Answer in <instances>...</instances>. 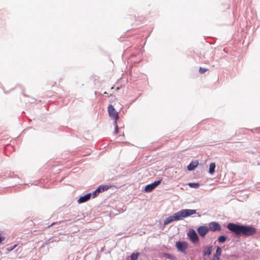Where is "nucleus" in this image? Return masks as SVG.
Here are the masks:
<instances>
[{
    "label": "nucleus",
    "mask_w": 260,
    "mask_h": 260,
    "mask_svg": "<svg viewBox=\"0 0 260 260\" xmlns=\"http://www.w3.org/2000/svg\"><path fill=\"white\" fill-rule=\"evenodd\" d=\"M227 228L230 231L238 235L250 236L256 233V229L254 228L247 225H239L233 223H229L227 225Z\"/></svg>",
    "instance_id": "f257e3e1"
},
{
    "label": "nucleus",
    "mask_w": 260,
    "mask_h": 260,
    "mask_svg": "<svg viewBox=\"0 0 260 260\" xmlns=\"http://www.w3.org/2000/svg\"><path fill=\"white\" fill-rule=\"evenodd\" d=\"M196 213V210L192 209H182L172 216L167 218L164 221V225H167L174 221H177L183 218H185Z\"/></svg>",
    "instance_id": "f03ea898"
},
{
    "label": "nucleus",
    "mask_w": 260,
    "mask_h": 260,
    "mask_svg": "<svg viewBox=\"0 0 260 260\" xmlns=\"http://www.w3.org/2000/svg\"><path fill=\"white\" fill-rule=\"evenodd\" d=\"M108 112L111 118L117 121L119 119L118 113L116 111L112 105H109L108 107Z\"/></svg>",
    "instance_id": "7ed1b4c3"
},
{
    "label": "nucleus",
    "mask_w": 260,
    "mask_h": 260,
    "mask_svg": "<svg viewBox=\"0 0 260 260\" xmlns=\"http://www.w3.org/2000/svg\"><path fill=\"white\" fill-rule=\"evenodd\" d=\"M176 246L177 249L184 253H186V250L188 248V244L186 242H177L176 243Z\"/></svg>",
    "instance_id": "20e7f679"
},
{
    "label": "nucleus",
    "mask_w": 260,
    "mask_h": 260,
    "mask_svg": "<svg viewBox=\"0 0 260 260\" xmlns=\"http://www.w3.org/2000/svg\"><path fill=\"white\" fill-rule=\"evenodd\" d=\"M187 236L190 240L193 243H196L199 242V239L198 236L194 230H190L187 233Z\"/></svg>",
    "instance_id": "39448f33"
},
{
    "label": "nucleus",
    "mask_w": 260,
    "mask_h": 260,
    "mask_svg": "<svg viewBox=\"0 0 260 260\" xmlns=\"http://www.w3.org/2000/svg\"><path fill=\"white\" fill-rule=\"evenodd\" d=\"M208 228L209 231L215 232L216 231H220L221 230V227L220 224L215 221H212L208 224Z\"/></svg>",
    "instance_id": "423d86ee"
},
{
    "label": "nucleus",
    "mask_w": 260,
    "mask_h": 260,
    "mask_svg": "<svg viewBox=\"0 0 260 260\" xmlns=\"http://www.w3.org/2000/svg\"><path fill=\"white\" fill-rule=\"evenodd\" d=\"M197 231L199 235L204 238L209 231L208 226L201 225L198 228Z\"/></svg>",
    "instance_id": "0eeeda50"
},
{
    "label": "nucleus",
    "mask_w": 260,
    "mask_h": 260,
    "mask_svg": "<svg viewBox=\"0 0 260 260\" xmlns=\"http://www.w3.org/2000/svg\"><path fill=\"white\" fill-rule=\"evenodd\" d=\"M161 180L155 181L153 183L146 186L145 191L147 192L152 191L157 185L161 183Z\"/></svg>",
    "instance_id": "6e6552de"
},
{
    "label": "nucleus",
    "mask_w": 260,
    "mask_h": 260,
    "mask_svg": "<svg viewBox=\"0 0 260 260\" xmlns=\"http://www.w3.org/2000/svg\"><path fill=\"white\" fill-rule=\"evenodd\" d=\"M91 196V193H88L85 194V196L81 197L78 200V203H84V202L87 201L88 200H89L90 199Z\"/></svg>",
    "instance_id": "1a4fd4ad"
},
{
    "label": "nucleus",
    "mask_w": 260,
    "mask_h": 260,
    "mask_svg": "<svg viewBox=\"0 0 260 260\" xmlns=\"http://www.w3.org/2000/svg\"><path fill=\"white\" fill-rule=\"evenodd\" d=\"M199 165V162L198 160H194L191 161L189 165L187 166V169L189 171L193 170Z\"/></svg>",
    "instance_id": "9d476101"
},
{
    "label": "nucleus",
    "mask_w": 260,
    "mask_h": 260,
    "mask_svg": "<svg viewBox=\"0 0 260 260\" xmlns=\"http://www.w3.org/2000/svg\"><path fill=\"white\" fill-rule=\"evenodd\" d=\"M212 251V246H208L205 247L204 250H203V255H210L211 254Z\"/></svg>",
    "instance_id": "9b49d317"
},
{
    "label": "nucleus",
    "mask_w": 260,
    "mask_h": 260,
    "mask_svg": "<svg viewBox=\"0 0 260 260\" xmlns=\"http://www.w3.org/2000/svg\"><path fill=\"white\" fill-rule=\"evenodd\" d=\"M215 167H216V165L214 162L211 163L210 164L209 173L210 174H213L214 173Z\"/></svg>",
    "instance_id": "f8f14e48"
},
{
    "label": "nucleus",
    "mask_w": 260,
    "mask_h": 260,
    "mask_svg": "<svg viewBox=\"0 0 260 260\" xmlns=\"http://www.w3.org/2000/svg\"><path fill=\"white\" fill-rule=\"evenodd\" d=\"M110 188V186H109L107 185H100L98 187V189L101 192L102 191H104L107 190Z\"/></svg>",
    "instance_id": "ddd939ff"
},
{
    "label": "nucleus",
    "mask_w": 260,
    "mask_h": 260,
    "mask_svg": "<svg viewBox=\"0 0 260 260\" xmlns=\"http://www.w3.org/2000/svg\"><path fill=\"white\" fill-rule=\"evenodd\" d=\"M221 252H222L221 248L218 246L216 248V253L214 254V255L220 258V256L221 255Z\"/></svg>",
    "instance_id": "4468645a"
},
{
    "label": "nucleus",
    "mask_w": 260,
    "mask_h": 260,
    "mask_svg": "<svg viewBox=\"0 0 260 260\" xmlns=\"http://www.w3.org/2000/svg\"><path fill=\"white\" fill-rule=\"evenodd\" d=\"M188 185L192 188H198L200 184L198 183H188Z\"/></svg>",
    "instance_id": "2eb2a0df"
},
{
    "label": "nucleus",
    "mask_w": 260,
    "mask_h": 260,
    "mask_svg": "<svg viewBox=\"0 0 260 260\" xmlns=\"http://www.w3.org/2000/svg\"><path fill=\"white\" fill-rule=\"evenodd\" d=\"M139 253H133L131 255V260H137L138 258Z\"/></svg>",
    "instance_id": "dca6fc26"
},
{
    "label": "nucleus",
    "mask_w": 260,
    "mask_h": 260,
    "mask_svg": "<svg viewBox=\"0 0 260 260\" xmlns=\"http://www.w3.org/2000/svg\"><path fill=\"white\" fill-rule=\"evenodd\" d=\"M226 238L224 236H220L218 238V241L219 243H223L226 241Z\"/></svg>",
    "instance_id": "f3484780"
},
{
    "label": "nucleus",
    "mask_w": 260,
    "mask_h": 260,
    "mask_svg": "<svg viewBox=\"0 0 260 260\" xmlns=\"http://www.w3.org/2000/svg\"><path fill=\"white\" fill-rule=\"evenodd\" d=\"M114 125L115 126V133L117 134L118 133V126L117 121H114Z\"/></svg>",
    "instance_id": "a211bd4d"
},
{
    "label": "nucleus",
    "mask_w": 260,
    "mask_h": 260,
    "mask_svg": "<svg viewBox=\"0 0 260 260\" xmlns=\"http://www.w3.org/2000/svg\"><path fill=\"white\" fill-rule=\"evenodd\" d=\"M100 192V190H99L98 188L93 191V197H96Z\"/></svg>",
    "instance_id": "6ab92c4d"
},
{
    "label": "nucleus",
    "mask_w": 260,
    "mask_h": 260,
    "mask_svg": "<svg viewBox=\"0 0 260 260\" xmlns=\"http://www.w3.org/2000/svg\"><path fill=\"white\" fill-rule=\"evenodd\" d=\"M208 71L207 69L201 67L199 69V72L201 74H203Z\"/></svg>",
    "instance_id": "aec40b11"
},
{
    "label": "nucleus",
    "mask_w": 260,
    "mask_h": 260,
    "mask_svg": "<svg viewBox=\"0 0 260 260\" xmlns=\"http://www.w3.org/2000/svg\"><path fill=\"white\" fill-rule=\"evenodd\" d=\"M211 260H220V258L213 255V256Z\"/></svg>",
    "instance_id": "412c9836"
},
{
    "label": "nucleus",
    "mask_w": 260,
    "mask_h": 260,
    "mask_svg": "<svg viewBox=\"0 0 260 260\" xmlns=\"http://www.w3.org/2000/svg\"><path fill=\"white\" fill-rule=\"evenodd\" d=\"M5 239V238L1 236V234H0V243Z\"/></svg>",
    "instance_id": "4be33fe9"
},
{
    "label": "nucleus",
    "mask_w": 260,
    "mask_h": 260,
    "mask_svg": "<svg viewBox=\"0 0 260 260\" xmlns=\"http://www.w3.org/2000/svg\"><path fill=\"white\" fill-rule=\"evenodd\" d=\"M16 246H17L16 245H15L13 247H12V248H11L10 249V250H12L14 248H15L16 247Z\"/></svg>",
    "instance_id": "5701e85b"
},
{
    "label": "nucleus",
    "mask_w": 260,
    "mask_h": 260,
    "mask_svg": "<svg viewBox=\"0 0 260 260\" xmlns=\"http://www.w3.org/2000/svg\"><path fill=\"white\" fill-rule=\"evenodd\" d=\"M104 94H107V92H105Z\"/></svg>",
    "instance_id": "b1692460"
}]
</instances>
